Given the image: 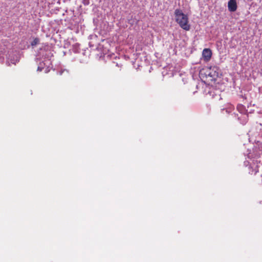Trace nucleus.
Returning <instances> with one entry per match:
<instances>
[{
	"label": "nucleus",
	"instance_id": "obj_1",
	"mask_svg": "<svg viewBox=\"0 0 262 262\" xmlns=\"http://www.w3.org/2000/svg\"><path fill=\"white\" fill-rule=\"evenodd\" d=\"M176 21L180 27L185 31L190 29V25L188 24V16L185 14L181 9H177L174 11Z\"/></svg>",
	"mask_w": 262,
	"mask_h": 262
},
{
	"label": "nucleus",
	"instance_id": "obj_2",
	"mask_svg": "<svg viewBox=\"0 0 262 262\" xmlns=\"http://www.w3.org/2000/svg\"><path fill=\"white\" fill-rule=\"evenodd\" d=\"M206 80L208 82H214L219 77V68L213 66L207 68L205 70Z\"/></svg>",
	"mask_w": 262,
	"mask_h": 262
},
{
	"label": "nucleus",
	"instance_id": "obj_3",
	"mask_svg": "<svg viewBox=\"0 0 262 262\" xmlns=\"http://www.w3.org/2000/svg\"><path fill=\"white\" fill-rule=\"evenodd\" d=\"M228 10L230 12H234L237 9V4L235 0H229L228 3Z\"/></svg>",
	"mask_w": 262,
	"mask_h": 262
},
{
	"label": "nucleus",
	"instance_id": "obj_4",
	"mask_svg": "<svg viewBox=\"0 0 262 262\" xmlns=\"http://www.w3.org/2000/svg\"><path fill=\"white\" fill-rule=\"evenodd\" d=\"M203 57L206 60H209L212 56V52L210 49H204L202 52Z\"/></svg>",
	"mask_w": 262,
	"mask_h": 262
},
{
	"label": "nucleus",
	"instance_id": "obj_5",
	"mask_svg": "<svg viewBox=\"0 0 262 262\" xmlns=\"http://www.w3.org/2000/svg\"><path fill=\"white\" fill-rule=\"evenodd\" d=\"M238 119L241 120L242 124H245L248 121V116L246 114H243L241 117H239Z\"/></svg>",
	"mask_w": 262,
	"mask_h": 262
},
{
	"label": "nucleus",
	"instance_id": "obj_6",
	"mask_svg": "<svg viewBox=\"0 0 262 262\" xmlns=\"http://www.w3.org/2000/svg\"><path fill=\"white\" fill-rule=\"evenodd\" d=\"M237 111L242 114V115L243 114H245L246 113V108L245 107L244 105H243V104H238L237 105Z\"/></svg>",
	"mask_w": 262,
	"mask_h": 262
},
{
	"label": "nucleus",
	"instance_id": "obj_7",
	"mask_svg": "<svg viewBox=\"0 0 262 262\" xmlns=\"http://www.w3.org/2000/svg\"><path fill=\"white\" fill-rule=\"evenodd\" d=\"M39 42V39L38 38H35L33 39V40L31 42L32 46H35L37 44H38Z\"/></svg>",
	"mask_w": 262,
	"mask_h": 262
},
{
	"label": "nucleus",
	"instance_id": "obj_8",
	"mask_svg": "<svg viewBox=\"0 0 262 262\" xmlns=\"http://www.w3.org/2000/svg\"><path fill=\"white\" fill-rule=\"evenodd\" d=\"M83 3L84 5H88L89 4V0H83Z\"/></svg>",
	"mask_w": 262,
	"mask_h": 262
},
{
	"label": "nucleus",
	"instance_id": "obj_9",
	"mask_svg": "<svg viewBox=\"0 0 262 262\" xmlns=\"http://www.w3.org/2000/svg\"><path fill=\"white\" fill-rule=\"evenodd\" d=\"M37 70L39 71H41L42 70L41 68H40L39 67H38Z\"/></svg>",
	"mask_w": 262,
	"mask_h": 262
}]
</instances>
